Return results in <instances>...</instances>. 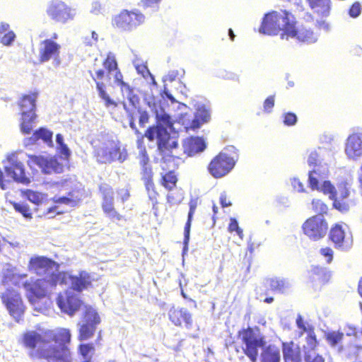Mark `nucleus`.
Here are the masks:
<instances>
[{
    "label": "nucleus",
    "instance_id": "obj_29",
    "mask_svg": "<svg viewBox=\"0 0 362 362\" xmlns=\"http://www.w3.org/2000/svg\"><path fill=\"white\" fill-rule=\"evenodd\" d=\"M326 340L327 343L334 349H337L339 352L342 351V341L344 339V334L339 331H332L326 333Z\"/></svg>",
    "mask_w": 362,
    "mask_h": 362
},
{
    "label": "nucleus",
    "instance_id": "obj_1",
    "mask_svg": "<svg viewBox=\"0 0 362 362\" xmlns=\"http://www.w3.org/2000/svg\"><path fill=\"white\" fill-rule=\"evenodd\" d=\"M165 102H148V106L155 114L157 124L149 127L145 136L151 141H156L158 149L163 159L169 161L171 158L181 159L183 156H192L202 152L206 144L200 137H189L183 141L182 146H178L176 133L170 134L169 130L173 127V122L168 112L165 110Z\"/></svg>",
    "mask_w": 362,
    "mask_h": 362
},
{
    "label": "nucleus",
    "instance_id": "obj_58",
    "mask_svg": "<svg viewBox=\"0 0 362 362\" xmlns=\"http://www.w3.org/2000/svg\"><path fill=\"white\" fill-rule=\"evenodd\" d=\"M291 185L294 189H296L298 192H305L303 184L296 177H293L291 180Z\"/></svg>",
    "mask_w": 362,
    "mask_h": 362
},
{
    "label": "nucleus",
    "instance_id": "obj_11",
    "mask_svg": "<svg viewBox=\"0 0 362 362\" xmlns=\"http://www.w3.org/2000/svg\"><path fill=\"white\" fill-rule=\"evenodd\" d=\"M21 158L19 157V154L17 153L10 155L7 158L5 170L7 175L15 181L27 185L30 182V179L25 172Z\"/></svg>",
    "mask_w": 362,
    "mask_h": 362
},
{
    "label": "nucleus",
    "instance_id": "obj_21",
    "mask_svg": "<svg viewBox=\"0 0 362 362\" xmlns=\"http://www.w3.org/2000/svg\"><path fill=\"white\" fill-rule=\"evenodd\" d=\"M329 238L336 246L342 250H349L352 245V237L349 232H346L341 225L337 224L329 233Z\"/></svg>",
    "mask_w": 362,
    "mask_h": 362
},
{
    "label": "nucleus",
    "instance_id": "obj_41",
    "mask_svg": "<svg viewBox=\"0 0 362 362\" xmlns=\"http://www.w3.org/2000/svg\"><path fill=\"white\" fill-rule=\"evenodd\" d=\"M182 124L187 132L190 130L194 131L201 127V123L197 121L194 117L191 119L189 118H187V115L184 116L182 119Z\"/></svg>",
    "mask_w": 362,
    "mask_h": 362
},
{
    "label": "nucleus",
    "instance_id": "obj_27",
    "mask_svg": "<svg viewBox=\"0 0 362 362\" xmlns=\"http://www.w3.org/2000/svg\"><path fill=\"white\" fill-rule=\"evenodd\" d=\"M197 205H198V199H191L189 203V211L188 213L187 221L185 224V230H184V236H185L184 247H183L184 252L187 250V245H188V243L189 241L191 223H192V218H193L194 214L196 211Z\"/></svg>",
    "mask_w": 362,
    "mask_h": 362
},
{
    "label": "nucleus",
    "instance_id": "obj_25",
    "mask_svg": "<svg viewBox=\"0 0 362 362\" xmlns=\"http://www.w3.org/2000/svg\"><path fill=\"white\" fill-rule=\"evenodd\" d=\"M90 76L94 81L96 83V88L98 92V95L100 98H102L105 103V106L108 107L111 105H116V103L113 100H112L108 94L105 91V85L104 83L98 81V80L102 79L105 76V71L103 69H98L95 72V76H94L91 71H90Z\"/></svg>",
    "mask_w": 362,
    "mask_h": 362
},
{
    "label": "nucleus",
    "instance_id": "obj_33",
    "mask_svg": "<svg viewBox=\"0 0 362 362\" xmlns=\"http://www.w3.org/2000/svg\"><path fill=\"white\" fill-rule=\"evenodd\" d=\"M24 196L33 204L40 205L47 202V194L40 192L27 189L24 192Z\"/></svg>",
    "mask_w": 362,
    "mask_h": 362
},
{
    "label": "nucleus",
    "instance_id": "obj_61",
    "mask_svg": "<svg viewBox=\"0 0 362 362\" xmlns=\"http://www.w3.org/2000/svg\"><path fill=\"white\" fill-rule=\"evenodd\" d=\"M102 6L100 3L98 1H94L92 2L90 12L94 15H98L101 13Z\"/></svg>",
    "mask_w": 362,
    "mask_h": 362
},
{
    "label": "nucleus",
    "instance_id": "obj_22",
    "mask_svg": "<svg viewBox=\"0 0 362 362\" xmlns=\"http://www.w3.org/2000/svg\"><path fill=\"white\" fill-rule=\"evenodd\" d=\"M168 317L175 326H181L182 321L187 327H191L192 323V315L185 308L172 307L168 312Z\"/></svg>",
    "mask_w": 362,
    "mask_h": 362
},
{
    "label": "nucleus",
    "instance_id": "obj_9",
    "mask_svg": "<svg viewBox=\"0 0 362 362\" xmlns=\"http://www.w3.org/2000/svg\"><path fill=\"white\" fill-rule=\"evenodd\" d=\"M327 229V223L321 214L308 218L303 225L304 233L313 240H318L323 238Z\"/></svg>",
    "mask_w": 362,
    "mask_h": 362
},
{
    "label": "nucleus",
    "instance_id": "obj_3",
    "mask_svg": "<svg viewBox=\"0 0 362 362\" xmlns=\"http://www.w3.org/2000/svg\"><path fill=\"white\" fill-rule=\"evenodd\" d=\"M242 339L243 350L252 362H256L258 351L262 349V362H280V350L274 345L265 346L264 337L258 329L248 328L239 332Z\"/></svg>",
    "mask_w": 362,
    "mask_h": 362
},
{
    "label": "nucleus",
    "instance_id": "obj_13",
    "mask_svg": "<svg viewBox=\"0 0 362 362\" xmlns=\"http://www.w3.org/2000/svg\"><path fill=\"white\" fill-rule=\"evenodd\" d=\"M235 160L225 152H221L210 163L209 170L216 178L227 175L234 167Z\"/></svg>",
    "mask_w": 362,
    "mask_h": 362
},
{
    "label": "nucleus",
    "instance_id": "obj_59",
    "mask_svg": "<svg viewBox=\"0 0 362 362\" xmlns=\"http://www.w3.org/2000/svg\"><path fill=\"white\" fill-rule=\"evenodd\" d=\"M318 158H319L318 153L315 151H312L310 153L308 158V165L310 166H312V165L316 166L317 164V162H318Z\"/></svg>",
    "mask_w": 362,
    "mask_h": 362
},
{
    "label": "nucleus",
    "instance_id": "obj_62",
    "mask_svg": "<svg viewBox=\"0 0 362 362\" xmlns=\"http://www.w3.org/2000/svg\"><path fill=\"white\" fill-rule=\"evenodd\" d=\"M361 13V6L358 3H355L352 5L351 8L349 9V15L356 18L358 17Z\"/></svg>",
    "mask_w": 362,
    "mask_h": 362
},
{
    "label": "nucleus",
    "instance_id": "obj_50",
    "mask_svg": "<svg viewBox=\"0 0 362 362\" xmlns=\"http://www.w3.org/2000/svg\"><path fill=\"white\" fill-rule=\"evenodd\" d=\"M312 206L313 210L319 213V214L322 215V214L326 213L327 211V206L320 199H313L312 202Z\"/></svg>",
    "mask_w": 362,
    "mask_h": 362
},
{
    "label": "nucleus",
    "instance_id": "obj_24",
    "mask_svg": "<svg viewBox=\"0 0 362 362\" xmlns=\"http://www.w3.org/2000/svg\"><path fill=\"white\" fill-rule=\"evenodd\" d=\"M39 139H42L48 146H53L52 132L43 127L36 130L32 136L25 138L23 144L28 146L34 144Z\"/></svg>",
    "mask_w": 362,
    "mask_h": 362
},
{
    "label": "nucleus",
    "instance_id": "obj_42",
    "mask_svg": "<svg viewBox=\"0 0 362 362\" xmlns=\"http://www.w3.org/2000/svg\"><path fill=\"white\" fill-rule=\"evenodd\" d=\"M318 190L323 192L324 194H329L331 199L334 198L337 191L335 187L329 181H323V183L320 185V189Z\"/></svg>",
    "mask_w": 362,
    "mask_h": 362
},
{
    "label": "nucleus",
    "instance_id": "obj_55",
    "mask_svg": "<svg viewBox=\"0 0 362 362\" xmlns=\"http://www.w3.org/2000/svg\"><path fill=\"white\" fill-rule=\"evenodd\" d=\"M320 253L322 256L326 258L327 263L329 264L333 259V250L329 247L321 248Z\"/></svg>",
    "mask_w": 362,
    "mask_h": 362
},
{
    "label": "nucleus",
    "instance_id": "obj_47",
    "mask_svg": "<svg viewBox=\"0 0 362 362\" xmlns=\"http://www.w3.org/2000/svg\"><path fill=\"white\" fill-rule=\"evenodd\" d=\"M146 189L148 192L149 199L152 201V204L154 205L157 203V193L154 189V184L153 180H148L144 182Z\"/></svg>",
    "mask_w": 362,
    "mask_h": 362
},
{
    "label": "nucleus",
    "instance_id": "obj_63",
    "mask_svg": "<svg viewBox=\"0 0 362 362\" xmlns=\"http://www.w3.org/2000/svg\"><path fill=\"white\" fill-rule=\"evenodd\" d=\"M98 34L96 32L93 31L91 33V38L89 39L88 37H86L84 40V43L86 45L93 46L98 42Z\"/></svg>",
    "mask_w": 362,
    "mask_h": 362
},
{
    "label": "nucleus",
    "instance_id": "obj_10",
    "mask_svg": "<svg viewBox=\"0 0 362 362\" xmlns=\"http://www.w3.org/2000/svg\"><path fill=\"white\" fill-rule=\"evenodd\" d=\"M61 46L51 39L42 41L39 45L38 56L41 63L52 60V65L58 67L61 64L59 57Z\"/></svg>",
    "mask_w": 362,
    "mask_h": 362
},
{
    "label": "nucleus",
    "instance_id": "obj_35",
    "mask_svg": "<svg viewBox=\"0 0 362 362\" xmlns=\"http://www.w3.org/2000/svg\"><path fill=\"white\" fill-rule=\"evenodd\" d=\"M71 340V333L67 329H61L54 336V341H48L52 346L66 345Z\"/></svg>",
    "mask_w": 362,
    "mask_h": 362
},
{
    "label": "nucleus",
    "instance_id": "obj_4",
    "mask_svg": "<svg viewBox=\"0 0 362 362\" xmlns=\"http://www.w3.org/2000/svg\"><path fill=\"white\" fill-rule=\"evenodd\" d=\"M295 23L293 16L286 11H272L265 14L259 29L260 33L276 35L282 31V39L288 40V35H292V26Z\"/></svg>",
    "mask_w": 362,
    "mask_h": 362
},
{
    "label": "nucleus",
    "instance_id": "obj_6",
    "mask_svg": "<svg viewBox=\"0 0 362 362\" xmlns=\"http://www.w3.org/2000/svg\"><path fill=\"white\" fill-rule=\"evenodd\" d=\"M36 94L23 97L19 105L21 110V131L23 134H30L33 128V124L36 118L35 113Z\"/></svg>",
    "mask_w": 362,
    "mask_h": 362
},
{
    "label": "nucleus",
    "instance_id": "obj_53",
    "mask_svg": "<svg viewBox=\"0 0 362 362\" xmlns=\"http://www.w3.org/2000/svg\"><path fill=\"white\" fill-rule=\"evenodd\" d=\"M139 115V123L141 127H144L148 122L149 115L147 111L139 108L137 110Z\"/></svg>",
    "mask_w": 362,
    "mask_h": 362
},
{
    "label": "nucleus",
    "instance_id": "obj_37",
    "mask_svg": "<svg viewBox=\"0 0 362 362\" xmlns=\"http://www.w3.org/2000/svg\"><path fill=\"white\" fill-rule=\"evenodd\" d=\"M80 201V198L75 197L72 192L69 193L68 197H54V202L57 204H64L69 208L76 206Z\"/></svg>",
    "mask_w": 362,
    "mask_h": 362
},
{
    "label": "nucleus",
    "instance_id": "obj_14",
    "mask_svg": "<svg viewBox=\"0 0 362 362\" xmlns=\"http://www.w3.org/2000/svg\"><path fill=\"white\" fill-rule=\"evenodd\" d=\"M47 15L54 21L66 23L73 20L76 16V9L68 6L61 1H52L47 8Z\"/></svg>",
    "mask_w": 362,
    "mask_h": 362
},
{
    "label": "nucleus",
    "instance_id": "obj_38",
    "mask_svg": "<svg viewBox=\"0 0 362 362\" xmlns=\"http://www.w3.org/2000/svg\"><path fill=\"white\" fill-rule=\"evenodd\" d=\"M194 119L201 124L207 122L210 119V112L204 105H198L194 114Z\"/></svg>",
    "mask_w": 362,
    "mask_h": 362
},
{
    "label": "nucleus",
    "instance_id": "obj_48",
    "mask_svg": "<svg viewBox=\"0 0 362 362\" xmlns=\"http://www.w3.org/2000/svg\"><path fill=\"white\" fill-rule=\"evenodd\" d=\"M133 64H134L135 68L136 69L138 73L142 74V76L144 77H146V75H149L151 77V78L153 79V84H156V82L153 76L151 74V73L148 71V69L146 66L143 65V64H140L139 63V60L137 59H135L133 61Z\"/></svg>",
    "mask_w": 362,
    "mask_h": 362
},
{
    "label": "nucleus",
    "instance_id": "obj_20",
    "mask_svg": "<svg viewBox=\"0 0 362 362\" xmlns=\"http://www.w3.org/2000/svg\"><path fill=\"white\" fill-rule=\"evenodd\" d=\"M105 69L107 70L108 76L114 77L115 81L122 88V91L130 93L129 86L122 81V75L118 70L115 55L112 52L107 54V58L103 62Z\"/></svg>",
    "mask_w": 362,
    "mask_h": 362
},
{
    "label": "nucleus",
    "instance_id": "obj_19",
    "mask_svg": "<svg viewBox=\"0 0 362 362\" xmlns=\"http://www.w3.org/2000/svg\"><path fill=\"white\" fill-rule=\"evenodd\" d=\"M344 153L347 158L356 161L362 158V132H354L346 139Z\"/></svg>",
    "mask_w": 362,
    "mask_h": 362
},
{
    "label": "nucleus",
    "instance_id": "obj_34",
    "mask_svg": "<svg viewBox=\"0 0 362 362\" xmlns=\"http://www.w3.org/2000/svg\"><path fill=\"white\" fill-rule=\"evenodd\" d=\"M334 207L342 213H346L356 204L355 199H333Z\"/></svg>",
    "mask_w": 362,
    "mask_h": 362
},
{
    "label": "nucleus",
    "instance_id": "obj_60",
    "mask_svg": "<svg viewBox=\"0 0 362 362\" xmlns=\"http://www.w3.org/2000/svg\"><path fill=\"white\" fill-rule=\"evenodd\" d=\"M274 105V96H269L267 98L264 103V110L265 112H270L272 107Z\"/></svg>",
    "mask_w": 362,
    "mask_h": 362
},
{
    "label": "nucleus",
    "instance_id": "obj_2",
    "mask_svg": "<svg viewBox=\"0 0 362 362\" xmlns=\"http://www.w3.org/2000/svg\"><path fill=\"white\" fill-rule=\"evenodd\" d=\"M28 268L31 272L43 276L33 283L25 282L23 284L28 292V298L33 305H35L39 298L50 293L57 284L70 283L73 288L81 290L95 280L93 276L86 271H81L76 276L67 272H61L56 262L45 257H32Z\"/></svg>",
    "mask_w": 362,
    "mask_h": 362
},
{
    "label": "nucleus",
    "instance_id": "obj_15",
    "mask_svg": "<svg viewBox=\"0 0 362 362\" xmlns=\"http://www.w3.org/2000/svg\"><path fill=\"white\" fill-rule=\"evenodd\" d=\"M1 299L10 315L16 321H19L25 309L19 293L14 289L8 288L2 293Z\"/></svg>",
    "mask_w": 362,
    "mask_h": 362
},
{
    "label": "nucleus",
    "instance_id": "obj_23",
    "mask_svg": "<svg viewBox=\"0 0 362 362\" xmlns=\"http://www.w3.org/2000/svg\"><path fill=\"white\" fill-rule=\"evenodd\" d=\"M103 192V209L107 216L110 218L120 219V215L116 211L114 208V197L113 191L110 187H104Z\"/></svg>",
    "mask_w": 362,
    "mask_h": 362
},
{
    "label": "nucleus",
    "instance_id": "obj_32",
    "mask_svg": "<svg viewBox=\"0 0 362 362\" xmlns=\"http://www.w3.org/2000/svg\"><path fill=\"white\" fill-rule=\"evenodd\" d=\"M267 283L271 290L279 293L286 292L291 286L287 280L281 278L270 279L267 280Z\"/></svg>",
    "mask_w": 362,
    "mask_h": 362
},
{
    "label": "nucleus",
    "instance_id": "obj_49",
    "mask_svg": "<svg viewBox=\"0 0 362 362\" xmlns=\"http://www.w3.org/2000/svg\"><path fill=\"white\" fill-rule=\"evenodd\" d=\"M15 38L16 34L12 30H9L8 33L0 36V43L6 46H10L15 40Z\"/></svg>",
    "mask_w": 362,
    "mask_h": 362
},
{
    "label": "nucleus",
    "instance_id": "obj_51",
    "mask_svg": "<svg viewBox=\"0 0 362 362\" xmlns=\"http://www.w3.org/2000/svg\"><path fill=\"white\" fill-rule=\"evenodd\" d=\"M306 343L307 346L304 345V348L308 350H314V348L317 345V339L314 330L307 334Z\"/></svg>",
    "mask_w": 362,
    "mask_h": 362
},
{
    "label": "nucleus",
    "instance_id": "obj_36",
    "mask_svg": "<svg viewBox=\"0 0 362 362\" xmlns=\"http://www.w3.org/2000/svg\"><path fill=\"white\" fill-rule=\"evenodd\" d=\"M313 273V280L318 281L322 284L327 283L331 277L330 272L327 271V269L320 267H314Z\"/></svg>",
    "mask_w": 362,
    "mask_h": 362
},
{
    "label": "nucleus",
    "instance_id": "obj_5",
    "mask_svg": "<svg viewBox=\"0 0 362 362\" xmlns=\"http://www.w3.org/2000/svg\"><path fill=\"white\" fill-rule=\"evenodd\" d=\"M95 156L100 163L115 161L123 163L127 158V152L120 142L114 139H104L95 146Z\"/></svg>",
    "mask_w": 362,
    "mask_h": 362
},
{
    "label": "nucleus",
    "instance_id": "obj_28",
    "mask_svg": "<svg viewBox=\"0 0 362 362\" xmlns=\"http://www.w3.org/2000/svg\"><path fill=\"white\" fill-rule=\"evenodd\" d=\"M310 7L319 15L327 16L329 14L330 0H308Z\"/></svg>",
    "mask_w": 362,
    "mask_h": 362
},
{
    "label": "nucleus",
    "instance_id": "obj_52",
    "mask_svg": "<svg viewBox=\"0 0 362 362\" xmlns=\"http://www.w3.org/2000/svg\"><path fill=\"white\" fill-rule=\"evenodd\" d=\"M228 230L230 232L235 231L238 234V235L243 239V230L239 227L238 223L237 220L234 218H231L230 221V224L228 226Z\"/></svg>",
    "mask_w": 362,
    "mask_h": 362
},
{
    "label": "nucleus",
    "instance_id": "obj_56",
    "mask_svg": "<svg viewBox=\"0 0 362 362\" xmlns=\"http://www.w3.org/2000/svg\"><path fill=\"white\" fill-rule=\"evenodd\" d=\"M141 175V178L144 182L152 180L153 173L151 168L149 166H144L142 168Z\"/></svg>",
    "mask_w": 362,
    "mask_h": 362
},
{
    "label": "nucleus",
    "instance_id": "obj_31",
    "mask_svg": "<svg viewBox=\"0 0 362 362\" xmlns=\"http://www.w3.org/2000/svg\"><path fill=\"white\" fill-rule=\"evenodd\" d=\"M326 170H324L322 172L320 170V168L314 169L309 172L308 174V182L309 185L312 188L313 190L319 189L320 185L319 182L320 180H322L325 177Z\"/></svg>",
    "mask_w": 362,
    "mask_h": 362
},
{
    "label": "nucleus",
    "instance_id": "obj_17",
    "mask_svg": "<svg viewBox=\"0 0 362 362\" xmlns=\"http://www.w3.org/2000/svg\"><path fill=\"white\" fill-rule=\"evenodd\" d=\"M41 354L48 362H78V359L73 358L66 345H51V347L45 349Z\"/></svg>",
    "mask_w": 362,
    "mask_h": 362
},
{
    "label": "nucleus",
    "instance_id": "obj_54",
    "mask_svg": "<svg viewBox=\"0 0 362 362\" xmlns=\"http://www.w3.org/2000/svg\"><path fill=\"white\" fill-rule=\"evenodd\" d=\"M297 122V117L294 113L288 112L284 116V122L286 125H294Z\"/></svg>",
    "mask_w": 362,
    "mask_h": 362
},
{
    "label": "nucleus",
    "instance_id": "obj_16",
    "mask_svg": "<svg viewBox=\"0 0 362 362\" xmlns=\"http://www.w3.org/2000/svg\"><path fill=\"white\" fill-rule=\"evenodd\" d=\"M28 164L32 167L33 164L39 166L45 174L61 173L63 172L64 165L60 163L55 157L51 156H28Z\"/></svg>",
    "mask_w": 362,
    "mask_h": 362
},
{
    "label": "nucleus",
    "instance_id": "obj_26",
    "mask_svg": "<svg viewBox=\"0 0 362 362\" xmlns=\"http://www.w3.org/2000/svg\"><path fill=\"white\" fill-rule=\"evenodd\" d=\"M291 30L292 35H288V39L289 37H296L298 41L306 43H313L315 42L317 40V35L315 34L311 30L306 29L305 28L303 27L300 28L298 29H296L295 23H293Z\"/></svg>",
    "mask_w": 362,
    "mask_h": 362
},
{
    "label": "nucleus",
    "instance_id": "obj_40",
    "mask_svg": "<svg viewBox=\"0 0 362 362\" xmlns=\"http://www.w3.org/2000/svg\"><path fill=\"white\" fill-rule=\"evenodd\" d=\"M93 351L94 348L92 344H81L79 346V353L83 360L81 361L78 360V362H90Z\"/></svg>",
    "mask_w": 362,
    "mask_h": 362
},
{
    "label": "nucleus",
    "instance_id": "obj_64",
    "mask_svg": "<svg viewBox=\"0 0 362 362\" xmlns=\"http://www.w3.org/2000/svg\"><path fill=\"white\" fill-rule=\"evenodd\" d=\"M57 150L64 156V158H68L71 154L69 148L65 144L57 146Z\"/></svg>",
    "mask_w": 362,
    "mask_h": 362
},
{
    "label": "nucleus",
    "instance_id": "obj_30",
    "mask_svg": "<svg viewBox=\"0 0 362 362\" xmlns=\"http://www.w3.org/2000/svg\"><path fill=\"white\" fill-rule=\"evenodd\" d=\"M354 191L351 188V184L348 181L341 182L337 186L334 198L354 199Z\"/></svg>",
    "mask_w": 362,
    "mask_h": 362
},
{
    "label": "nucleus",
    "instance_id": "obj_39",
    "mask_svg": "<svg viewBox=\"0 0 362 362\" xmlns=\"http://www.w3.org/2000/svg\"><path fill=\"white\" fill-rule=\"evenodd\" d=\"M283 354L286 362H299L300 356L296 350H293L289 345L284 344Z\"/></svg>",
    "mask_w": 362,
    "mask_h": 362
},
{
    "label": "nucleus",
    "instance_id": "obj_7",
    "mask_svg": "<svg viewBox=\"0 0 362 362\" xmlns=\"http://www.w3.org/2000/svg\"><path fill=\"white\" fill-rule=\"evenodd\" d=\"M91 283L92 281L81 290L75 289L73 288L72 285L69 283L68 284L71 285V288L64 293H59L57 298V304L60 310L69 315H74L75 312L79 309L82 303L76 292H81L83 290L90 286Z\"/></svg>",
    "mask_w": 362,
    "mask_h": 362
},
{
    "label": "nucleus",
    "instance_id": "obj_57",
    "mask_svg": "<svg viewBox=\"0 0 362 362\" xmlns=\"http://www.w3.org/2000/svg\"><path fill=\"white\" fill-rule=\"evenodd\" d=\"M161 0H142L141 4L144 8H158Z\"/></svg>",
    "mask_w": 362,
    "mask_h": 362
},
{
    "label": "nucleus",
    "instance_id": "obj_12",
    "mask_svg": "<svg viewBox=\"0 0 362 362\" xmlns=\"http://www.w3.org/2000/svg\"><path fill=\"white\" fill-rule=\"evenodd\" d=\"M144 21L145 16L140 11L124 10L115 18L114 23L123 30L130 31L142 24Z\"/></svg>",
    "mask_w": 362,
    "mask_h": 362
},
{
    "label": "nucleus",
    "instance_id": "obj_46",
    "mask_svg": "<svg viewBox=\"0 0 362 362\" xmlns=\"http://www.w3.org/2000/svg\"><path fill=\"white\" fill-rule=\"evenodd\" d=\"M305 362H325L322 356L317 354L315 350H308L305 353Z\"/></svg>",
    "mask_w": 362,
    "mask_h": 362
},
{
    "label": "nucleus",
    "instance_id": "obj_45",
    "mask_svg": "<svg viewBox=\"0 0 362 362\" xmlns=\"http://www.w3.org/2000/svg\"><path fill=\"white\" fill-rule=\"evenodd\" d=\"M13 207L15 210L19 213H21L25 218H31L32 214L30 212V209L29 206L23 203H14Z\"/></svg>",
    "mask_w": 362,
    "mask_h": 362
},
{
    "label": "nucleus",
    "instance_id": "obj_44",
    "mask_svg": "<svg viewBox=\"0 0 362 362\" xmlns=\"http://www.w3.org/2000/svg\"><path fill=\"white\" fill-rule=\"evenodd\" d=\"M296 325L300 330V334H303V333L308 334L314 330L313 327L308 322H305L300 315H298L296 319Z\"/></svg>",
    "mask_w": 362,
    "mask_h": 362
},
{
    "label": "nucleus",
    "instance_id": "obj_18",
    "mask_svg": "<svg viewBox=\"0 0 362 362\" xmlns=\"http://www.w3.org/2000/svg\"><path fill=\"white\" fill-rule=\"evenodd\" d=\"M23 341L25 346L31 349L30 355L32 357L42 358V352L51 347L48 341L42 340L40 334L34 331L26 332Z\"/></svg>",
    "mask_w": 362,
    "mask_h": 362
},
{
    "label": "nucleus",
    "instance_id": "obj_8",
    "mask_svg": "<svg viewBox=\"0 0 362 362\" xmlns=\"http://www.w3.org/2000/svg\"><path fill=\"white\" fill-rule=\"evenodd\" d=\"M100 322V318L96 310L90 306H86L83 317L78 323V339L84 341L92 337Z\"/></svg>",
    "mask_w": 362,
    "mask_h": 362
},
{
    "label": "nucleus",
    "instance_id": "obj_43",
    "mask_svg": "<svg viewBox=\"0 0 362 362\" xmlns=\"http://www.w3.org/2000/svg\"><path fill=\"white\" fill-rule=\"evenodd\" d=\"M163 185L169 190H171L177 182V177L173 173L170 172L163 177Z\"/></svg>",
    "mask_w": 362,
    "mask_h": 362
}]
</instances>
